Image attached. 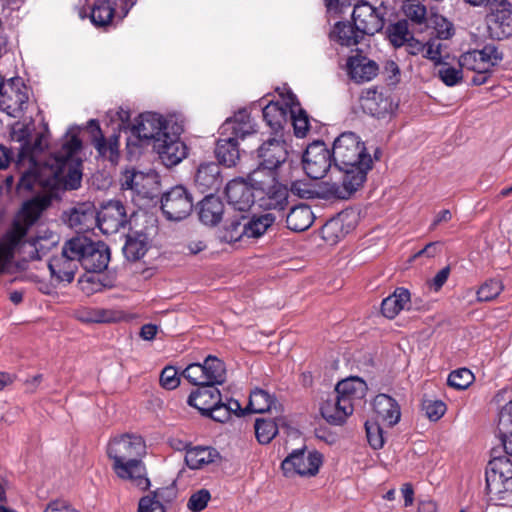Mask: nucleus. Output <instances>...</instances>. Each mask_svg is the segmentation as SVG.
I'll return each instance as SVG.
<instances>
[{"mask_svg":"<svg viewBox=\"0 0 512 512\" xmlns=\"http://www.w3.org/2000/svg\"><path fill=\"white\" fill-rule=\"evenodd\" d=\"M48 145L47 136L38 134L31 145H21L15 166L19 174L17 190L32 191L36 187L56 190L60 187L75 190L82 181V161L78 154L81 140L75 134H67L61 148L44 158L42 153Z\"/></svg>","mask_w":512,"mask_h":512,"instance_id":"nucleus-1","label":"nucleus"},{"mask_svg":"<svg viewBox=\"0 0 512 512\" xmlns=\"http://www.w3.org/2000/svg\"><path fill=\"white\" fill-rule=\"evenodd\" d=\"M332 158L335 168L342 172L341 182L326 183L325 192L329 197L348 199L366 181L372 157L359 136L344 132L333 143Z\"/></svg>","mask_w":512,"mask_h":512,"instance_id":"nucleus-2","label":"nucleus"},{"mask_svg":"<svg viewBox=\"0 0 512 512\" xmlns=\"http://www.w3.org/2000/svg\"><path fill=\"white\" fill-rule=\"evenodd\" d=\"M49 199L34 198L25 202L11 227L0 237V275L11 265L15 253L24 249L31 260H38L56 244L55 236L35 237L24 241L29 228L49 206Z\"/></svg>","mask_w":512,"mask_h":512,"instance_id":"nucleus-3","label":"nucleus"},{"mask_svg":"<svg viewBox=\"0 0 512 512\" xmlns=\"http://www.w3.org/2000/svg\"><path fill=\"white\" fill-rule=\"evenodd\" d=\"M106 452L112 461V470L119 479L128 481L142 491L150 487L143 462L146 444L141 436L131 433L116 435L109 440Z\"/></svg>","mask_w":512,"mask_h":512,"instance_id":"nucleus-4","label":"nucleus"},{"mask_svg":"<svg viewBox=\"0 0 512 512\" xmlns=\"http://www.w3.org/2000/svg\"><path fill=\"white\" fill-rule=\"evenodd\" d=\"M256 132L247 110H239L227 118L220 127L221 138L217 141L215 155L226 167L235 166L240 157L238 140Z\"/></svg>","mask_w":512,"mask_h":512,"instance_id":"nucleus-5","label":"nucleus"},{"mask_svg":"<svg viewBox=\"0 0 512 512\" xmlns=\"http://www.w3.org/2000/svg\"><path fill=\"white\" fill-rule=\"evenodd\" d=\"M486 493L496 505L512 506V461L505 455L493 457L486 468Z\"/></svg>","mask_w":512,"mask_h":512,"instance_id":"nucleus-6","label":"nucleus"},{"mask_svg":"<svg viewBox=\"0 0 512 512\" xmlns=\"http://www.w3.org/2000/svg\"><path fill=\"white\" fill-rule=\"evenodd\" d=\"M248 179L255 190V204L264 210H283L288 203V189L279 183L273 174L263 175L254 170Z\"/></svg>","mask_w":512,"mask_h":512,"instance_id":"nucleus-7","label":"nucleus"},{"mask_svg":"<svg viewBox=\"0 0 512 512\" xmlns=\"http://www.w3.org/2000/svg\"><path fill=\"white\" fill-rule=\"evenodd\" d=\"M68 252L78 257L81 266L88 272L104 271L110 261V250L101 241H93L86 236H77L68 240Z\"/></svg>","mask_w":512,"mask_h":512,"instance_id":"nucleus-8","label":"nucleus"},{"mask_svg":"<svg viewBox=\"0 0 512 512\" xmlns=\"http://www.w3.org/2000/svg\"><path fill=\"white\" fill-rule=\"evenodd\" d=\"M489 36L503 40L512 35V10L508 0H491L486 16Z\"/></svg>","mask_w":512,"mask_h":512,"instance_id":"nucleus-9","label":"nucleus"},{"mask_svg":"<svg viewBox=\"0 0 512 512\" xmlns=\"http://www.w3.org/2000/svg\"><path fill=\"white\" fill-rule=\"evenodd\" d=\"M193 209V198L182 185L172 187L161 197V210L171 221H181L188 217Z\"/></svg>","mask_w":512,"mask_h":512,"instance_id":"nucleus-10","label":"nucleus"},{"mask_svg":"<svg viewBox=\"0 0 512 512\" xmlns=\"http://www.w3.org/2000/svg\"><path fill=\"white\" fill-rule=\"evenodd\" d=\"M322 464V455L317 451L304 449L293 451L283 462L282 470L287 477L315 476Z\"/></svg>","mask_w":512,"mask_h":512,"instance_id":"nucleus-11","label":"nucleus"},{"mask_svg":"<svg viewBox=\"0 0 512 512\" xmlns=\"http://www.w3.org/2000/svg\"><path fill=\"white\" fill-rule=\"evenodd\" d=\"M28 99L27 88L22 80L12 78L0 92V110L11 117H21L27 108Z\"/></svg>","mask_w":512,"mask_h":512,"instance_id":"nucleus-12","label":"nucleus"},{"mask_svg":"<svg viewBox=\"0 0 512 512\" xmlns=\"http://www.w3.org/2000/svg\"><path fill=\"white\" fill-rule=\"evenodd\" d=\"M332 161V152L322 141L308 145L302 158L303 169L311 179L323 178L330 169Z\"/></svg>","mask_w":512,"mask_h":512,"instance_id":"nucleus-13","label":"nucleus"},{"mask_svg":"<svg viewBox=\"0 0 512 512\" xmlns=\"http://www.w3.org/2000/svg\"><path fill=\"white\" fill-rule=\"evenodd\" d=\"M385 8L373 7L368 2L361 1L354 6L352 19L357 30L364 35H373L384 27Z\"/></svg>","mask_w":512,"mask_h":512,"instance_id":"nucleus-14","label":"nucleus"},{"mask_svg":"<svg viewBox=\"0 0 512 512\" xmlns=\"http://www.w3.org/2000/svg\"><path fill=\"white\" fill-rule=\"evenodd\" d=\"M133 5L131 0H98L92 7L91 21L95 26L106 27L113 18H125Z\"/></svg>","mask_w":512,"mask_h":512,"instance_id":"nucleus-15","label":"nucleus"},{"mask_svg":"<svg viewBox=\"0 0 512 512\" xmlns=\"http://www.w3.org/2000/svg\"><path fill=\"white\" fill-rule=\"evenodd\" d=\"M127 223L126 210L120 201H110L96 211V225L103 234H115Z\"/></svg>","mask_w":512,"mask_h":512,"instance_id":"nucleus-16","label":"nucleus"},{"mask_svg":"<svg viewBox=\"0 0 512 512\" xmlns=\"http://www.w3.org/2000/svg\"><path fill=\"white\" fill-rule=\"evenodd\" d=\"M153 148L166 167L179 164L187 155L186 145L176 135L163 134L157 138Z\"/></svg>","mask_w":512,"mask_h":512,"instance_id":"nucleus-17","label":"nucleus"},{"mask_svg":"<svg viewBox=\"0 0 512 512\" xmlns=\"http://www.w3.org/2000/svg\"><path fill=\"white\" fill-rule=\"evenodd\" d=\"M131 132L139 140H153L155 144L157 138H162V135L167 133L166 121L158 113H143L135 120Z\"/></svg>","mask_w":512,"mask_h":512,"instance_id":"nucleus-18","label":"nucleus"},{"mask_svg":"<svg viewBox=\"0 0 512 512\" xmlns=\"http://www.w3.org/2000/svg\"><path fill=\"white\" fill-rule=\"evenodd\" d=\"M227 202L235 210L248 211L255 204V190L248 179H233L225 187Z\"/></svg>","mask_w":512,"mask_h":512,"instance_id":"nucleus-19","label":"nucleus"},{"mask_svg":"<svg viewBox=\"0 0 512 512\" xmlns=\"http://www.w3.org/2000/svg\"><path fill=\"white\" fill-rule=\"evenodd\" d=\"M67 248L68 241L65 242L61 254L48 262L51 277L56 283H71L80 264L78 257H74Z\"/></svg>","mask_w":512,"mask_h":512,"instance_id":"nucleus-20","label":"nucleus"},{"mask_svg":"<svg viewBox=\"0 0 512 512\" xmlns=\"http://www.w3.org/2000/svg\"><path fill=\"white\" fill-rule=\"evenodd\" d=\"M259 165L263 170H268V174L283 164L288 156L286 143L283 140L272 138L265 141L258 149Z\"/></svg>","mask_w":512,"mask_h":512,"instance_id":"nucleus-21","label":"nucleus"},{"mask_svg":"<svg viewBox=\"0 0 512 512\" xmlns=\"http://www.w3.org/2000/svg\"><path fill=\"white\" fill-rule=\"evenodd\" d=\"M63 219L70 228L87 231L96 224V208L91 202L78 203L64 212Z\"/></svg>","mask_w":512,"mask_h":512,"instance_id":"nucleus-22","label":"nucleus"},{"mask_svg":"<svg viewBox=\"0 0 512 512\" xmlns=\"http://www.w3.org/2000/svg\"><path fill=\"white\" fill-rule=\"evenodd\" d=\"M89 126L93 128L92 144L98 156L116 165L119 159V135L114 133L109 138H105L97 120L94 119L89 121Z\"/></svg>","mask_w":512,"mask_h":512,"instance_id":"nucleus-23","label":"nucleus"},{"mask_svg":"<svg viewBox=\"0 0 512 512\" xmlns=\"http://www.w3.org/2000/svg\"><path fill=\"white\" fill-rule=\"evenodd\" d=\"M156 184L157 176L154 173L136 170H126L121 179L123 190H131L142 197H150Z\"/></svg>","mask_w":512,"mask_h":512,"instance_id":"nucleus-24","label":"nucleus"},{"mask_svg":"<svg viewBox=\"0 0 512 512\" xmlns=\"http://www.w3.org/2000/svg\"><path fill=\"white\" fill-rule=\"evenodd\" d=\"M378 70L379 68L375 61L362 55L351 56L347 61L348 74L357 83L372 80L377 75Z\"/></svg>","mask_w":512,"mask_h":512,"instance_id":"nucleus-25","label":"nucleus"},{"mask_svg":"<svg viewBox=\"0 0 512 512\" xmlns=\"http://www.w3.org/2000/svg\"><path fill=\"white\" fill-rule=\"evenodd\" d=\"M222 184L220 167L214 162L202 163L195 174V185L204 193L217 191Z\"/></svg>","mask_w":512,"mask_h":512,"instance_id":"nucleus-26","label":"nucleus"},{"mask_svg":"<svg viewBox=\"0 0 512 512\" xmlns=\"http://www.w3.org/2000/svg\"><path fill=\"white\" fill-rule=\"evenodd\" d=\"M224 205L220 197L210 193L198 204L199 220L207 226L217 225L223 216Z\"/></svg>","mask_w":512,"mask_h":512,"instance_id":"nucleus-27","label":"nucleus"},{"mask_svg":"<svg viewBox=\"0 0 512 512\" xmlns=\"http://www.w3.org/2000/svg\"><path fill=\"white\" fill-rule=\"evenodd\" d=\"M353 413V407L337 395L334 400H327L321 407V415L330 424L341 425Z\"/></svg>","mask_w":512,"mask_h":512,"instance_id":"nucleus-28","label":"nucleus"},{"mask_svg":"<svg viewBox=\"0 0 512 512\" xmlns=\"http://www.w3.org/2000/svg\"><path fill=\"white\" fill-rule=\"evenodd\" d=\"M367 391L366 383L358 377H350L337 383L335 392L342 400L345 399L354 408L355 402L364 398Z\"/></svg>","mask_w":512,"mask_h":512,"instance_id":"nucleus-29","label":"nucleus"},{"mask_svg":"<svg viewBox=\"0 0 512 512\" xmlns=\"http://www.w3.org/2000/svg\"><path fill=\"white\" fill-rule=\"evenodd\" d=\"M221 394L215 386L201 387L197 391L192 392L188 397V404L198 409L203 415L211 410L216 404H219Z\"/></svg>","mask_w":512,"mask_h":512,"instance_id":"nucleus-30","label":"nucleus"},{"mask_svg":"<svg viewBox=\"0 0 512 512\" xmlns=\"http://www.w3.org/2000/svg\"><path fill=\"white\" fill-rule=\"evenodd\" d=\"M373 408L378 417L387 422L389 426L397 424L400 420V407L389 395H377L373 401Z\"/></svg>","mask_w":512,"mask_h":512,"instance_id":"nucleus-31","label":"nucleus"},{"mask_svg":"<svg viewBox=\"0 0 512 512\" xmlns=\"http://www.w3.org/2000/svg\"><path fill=\"white\" fill-rule=\"evenodd\" d=\"M287 107L289 108L288 120L294 127L297 137H305L309 130V119L307 113L301 108L296 96L293 93L287 94Z\"/></svg>","mask_w":512,"mask_h":512,"instance_id":"nucleus-32","label":"nucleus"},{"mask_svg":"<svg viewBox=\"0 0 512 512\" xmlns=\"http://www.w3.org/2000/svg\"><path fill=\"white\" fill-rule=\"evenodd\" d=\"M410 302V292L408 289L399 287L393 294L383 299L381 312L388 319H394Z\"/></svg>","mask_w":512,"mask_h":512,"instance_id":"nucleus-33","label":"nucleus"},{"mask_svg":"<svg viewBox=\"0 0 512 512\" xmlns=\"http://www.w3.org/2000/svg\"><path fill=\"white\" fill-rule=\"evenodd\" d=\"M219 458V452L215 448L208 446L192 447L185 454V462L190 469H202Z\"/></svg>","mask_w":512,"mask_h":512,"instance_id":"nucleus-34","label":"nucleus"},{"mask_svg":"<svg viewBox=\"0 0 512 512\" xmlns=\"http://www.w3.org/2000/svg\"><path fill=\"white\" fill-rule=\"evenodd\" d=\"M288 112L287 95L282 97V103L271 101L262 110L264 120L275 131L288 121Z\"/></svg>","mask_w":512,"mask_h":512,"instance_id":"nucleus-35","label":"nucleus"},{"mask_svg":"<svg viewBox=\"0 0 512 512\" xmlns=\"http://www.w3.org/2000/svg\"><path fill=\"white\" fill-rule=\"evenodd\" d=\"M314 221V214L308 205L300 204L291 208L286 217L287 227L295 232L308 229Z\"/></svg>","mask_w":512,"mask_h":512,"instance_id":"nucleus-36","label":"nucleus"},{"mask_svg":"<svg viewBox=\"0 0 512 512\" xmlns=\"http://www.w3.org/2000/svg\"><path fill=\"white\" fill-rule=\"evenodd\" d=\"M200 365L201 368H203V376L206 378L204 386H215L217 384H222L225 381V364L219 358L209 355L205 358L203 363H200Z\"/></svg>","mask_w":512,"mask_h":512,"instance_id":"nucleus-37","label":"nucleus"},{"mask_svg":"<svg viewBox=\"0 0 512 512\" xmlns=\"http://www.w3.org/2000/svg\"><path fill=\"white\" fill-rule=\"evenodd\" d=\"M364 34L357 30L355 25L350 23L338 22L335 24L333 30L330 33L332 40L336 41L342 46H354L357 45L363 38Z\"/></svg>","mask_w":512,"mask_h":512,"instance_id":"nucleus-38","label":"nucleus"},{"mask_svg":"<svg viewBox=\"0 0 512 512\" xmlns=\"http://www.w3.org/2000/svg\"><path fill=\"white\" fill-rule=\"evenodd\" d=\"M148 250V239L144 233L129 234L123 247V253L127 260L137 261Z\"/></svg>","mask_w":512,"mask_h":512,"instance_id":"nucleus-39","label":"nucleus"},{"mask_svg":"<svg viewBox=\"0 0 512 512\" xmlns=\"http://www.w3.org/2000/svg\"><path fill=\"white\" fill-rule=\"evenodd\" d=\"M275 217L271 213L254 215L251 218L245 217V228L247 238H259L273 225Z\"/></svg>","mask_w":512,"mask_h":512,"instance_id":"nucleus-40","label":"nucleus"},{"mask_svg":"<svg viewBox=\"0 0 512 512\" xmlns=\"http://www.w3.org/2000/svg\"><path fill=\"white\" fill-rule=\"evenodd\" d=\"M276 405V399L263 389L256 388L250 393L248 408L253 413H265Z\"/></svg>","mask_w":512,"mask_h":512,"instance_id":"nucleus-41","label":"nucleus"},{"mask_svg":"<svg viewBox=\"0 0 512 512\" xmlns=\"http://www.w3.org/2000/svg\"><path fill=\"white\" fill-rule=\"evenodd\" d=\"M402 11L412 24L419 26L428 24L427 8L419 0H405Z\"/></svg>","mask_w":512,"mask_h":512,"instance_id":"nucleus-42","label":"nucleus"},{"mask_svg":"<svg viewBox=\"0 0 512 512\" xmlns=\"http://www.w3.org/2000/svg\"><path fill=\"white\" fill-rule=\"evenodd\" d=\"M243 237H246L245 216L228 220L220 236L227 243L240 241Z\"/></svg>","mask_w":512,"mask_h":512,"instance_id":"nucleus-43","label":"nucleus"},{"mask_svg":"<svg viewBox=\"0 0 512 512\" xmlns=\"http://www.w3.org/2000/svg\"><path fill=\"white\" fill-rule=\"evenodd\" d=\"M164 493L172 494L173 488L157 489L152 495L142 497L139 501L138 512H164L163 504L160 502Z\"/></svg>","mask_w":512,"mask_h":512,"instance_id":"nucleus-44","label":"nucleus"},{"mask_svg":"<svg viewBox=\"0 0 512 512\" xmlns=\"http://www.w3.org/2000/svg\"><path fill=\"white\" fill-rule=\"evenodd\" d=\"M254 428L256 438L261 444L270 443L278 433V426L273 419L258 418Z\"/></svg>","mask_w":512,"mask_h":512,"instance_id":"nucleus-45","label":"nucleus"},{"mask_svg":"<svg viewBox=\"0 0 512 512\" xmlns=\"http://www.w3.org/2000/svg\"><path fill=\"white\" fill-rule=\"evenodd\" d=\"M388 38L394 47L405 45L412 33L409 31L407 20H400L388 27Z\"/></svg>","mask_w":512,"mask_h":512,"instance_id":"nucleus-46","label":"nucleus"},{"mask_svg":"<svg viewBox=\"0 0 512 512\" xmlns=\"http://www.w3.org/2000/svg\"><path fill=\"white\" fill-rule=\"evenodd\" d=\"M478 52L481 54L487 73L498 66L504 58V53L500 47L492 43L484 45L481 49H478Z\"/></svg>","mask_w":512,"mask_h":512,"instance_id":"nucleus-47","label":"nucleus"},{"mask_svg":"<svg viewBox=\"0 0 512 512\" xmlns=\"http://www.w3.org/2000/svg\"><path fill=\"white\" fill-rule=\"evenodd\" d=\"M478 52V49L463 53L459 59V65L462 69L476 72L477 74H488L484 62Z\"/></svg>","mask_w":512,"mask_h":512,"instance_id":"nucleus-48","label":"nucleus"},{"mask_svg":"<svg viewBox=\"0 0 512 512\" xmlns=\"http://www.w3.org/2000/svg\"><path fill=\"white\" fill-rule=\"evenodd\" d=\"M474 381L473 373L467 368H460L452 371L447 379L448 385L457 389L464 390Z\"/></svg>","mask_w":512,"mask_h":512,"instance_id":"nucleus-49","label":"nucleus"},{"mask_svg":"<svg viewBox=\"0 0 512 512\" xmlns=\"http://www.w3.org/2000/svg\"><path fill=\"white\" fill-rule=\"evenodd\" d=\"M503 290L501 281L490 279L486 281L477 291L479 301H491L496 298Z\"/></svg>","mask_w":512,"mask_h":512,"instance_id":"nucleus-50","label":"nucleus"},{"mask_svg":"<svg viewBox=\"0 0 512 512\" xmlns=\"http://www.w3.org/2000/svg\"><path fill=\"white\" fill-rule=\"evenodd\" d=\"M365 429L367 440L372 448L380 449L384 445L383 431L376 421H366Z\"/></svg>","mask_w":512,"mask_h":512,"instance_id":"nucleus-51","label":"nucleus"},{"mask_svg":"<svg viewBox=\"0 0 512 512\" xmlns=\"http://www.w3.org/2000/svg\"><path fill=\"white\" fill-rule=\"evenodd\" d=\"M437 74L447 86H454L462 80L461 69L449 66L448 64L441 65Z\"/></svg>","mask_w":512,"mask_h":512,"instance_id":"nucleus-52","label":"nucleus"},{"mask_svg":"<svg viewBox=\"0 0 512 512\" xmlns=\"http://www.w3.org/2000/svg\"><path fill=\"white\" fill-rule=\"evenodd\" d=\"M210 498L211 495L207 489H200L190 496L187 507L193 512H200L206 508Z\"/></svg>","mask_w":512,"mask_h":512,"instance_id":"nucleus-53","label":"nucleus"},{"mask_svg":"<svg viewBox=\"0 0 512 512\" xmlns=\"http://www.w3.org/2000/svg\"><path fill=\"white\" fill-rule=\"evenodd\" d=\"M426 416L432 420H439L446 411V405L440 400H425L422 404Z\"/></svg>","mask_w":512,"mask_h":512,"instance_id":"nucleus-54","label":"nucleus"},{"mask_svg":"<svg viewBox=\"0 0 512 512\" xmlns=\"http://www.w3.org/2000/svg\"><path fill=\"white\" fill-rule=\"evenodd\" d=\"M182 375L191 384L204 387V381H206V378L203 376V368H201L200 363L189 364L183 370Z\"/></svg>","mask_w":512,"mask_h":512,"instance_id":"nucleus-55","label":"nucleus"},{"mask_svg":"<svg viewBox=\"0 0 512 512\" xmlns=\"http://www.w3.org/2000/svg\"><path fill=\"white\" fill-rule=\"evenodd\" d=\"M160 384L167 390L177 388L180 384V378L176 368L172 366L165 367L160 374Z\"/></svg>","mask_w":512,"mask_h":512,"instance_id":"nucleus-56","label":"nucleus"},{"mask_svg":"<svg viewBox=\"0 0 512 512\" xmlns=\"http://www.w3.org/2000/svg\"><path fill=\"white\" fill-rule=\"evenodd\" d=\"M290 191L292 194L303 199H311L315 196L316 192L312 185L308 182L297 180L291 183Z\"/></svg>","mask_w":512,"mask_h":512,"instance_id":"nucleus-57","label":"nucleus"},{"mask_svg":"<svg viewBox=\"0 0 512 512\" xmlns=\"http://www.w3.org/2000/svg\"><path fill=\"white\" fill-rule=\"evenodd\" d=\"M206 416H210L213 420L224 423L231 417L225 404L220 400L219 404H216L211 410L206 413Z\"/></svg>","mask_w":512,"mask_h":512,"instance_id":"nucleus-58","label":"nucleus"},{"mask_svg":"<svg viewBox=\"0 0 512 512\" xmlns=\"http://www.w3.org/2000/svg\"><path fill=\"white\" fill-rule=\"evenodd\" d=\"M43 512H78L68 501L55 499L50 501Z\"/></svg>","mask_w":512,"mask_h":512,"instance_id":"nucleus-59","label":"nucleus"},{"mask_svg":"<svg viewBox=\"0 0 512 512\" xmlns=\"http://www.w3.org/2000/svg\"><path fill=\"white\" fill-rule=\"evenodd\" d=\"M512 425V401L506 403L499 412V430L508 429Z\"/></svg>","mask_w":512,"mask_h":512,"instance_id":"nucleus-60","label":"nucleus"},{"mask_svg":"<svg viewBox=\"0 0 512 512\" xmlns=\"http://www.w3.org/2000/svg\"><path fill=\"white\" fill-rule=\"evenodd\" d=\"M423 56L438 63L441 57V44L437 41H429L425 43Z\"/></svg>","mask_w":512,"mask_h":512,"instance_id":"nucleus-61","label":"nucleus"},{"mask_svg":"<svg viewBox=\"0 0 512 512\" xmlns=\"http://www.w3.org/2000/svg\"><path fill=\"white\" fill-rule=\"evenodd\" d=\"M449 275L450 267L446 266L437 272V274L431 280L430 285L434 288L435 291L440 290L447 281Z\"/></svg>","mask_w":512,"mask_h":512,"instance_id":"nucleus-62","label":"nucleus"},{"mask_svg":"<svg viewBox=\"0 0 512 512\" xmlns=\"http://www.w3.org/2000/svg\"><path fill=\"white\" fill-rule=\"evenodd\" d=\"M78 319L81 320L82 322H87V323H90V322L98 323V322L106 321L102 317V315H100V313L97 312V311H84V312H80L78 314Z\"/></svg>","mask_w":512,"mask_h":512,"instance_id":"nucleus-63","label":"nucleus"},{"mask_svg":"<svg viewBox=\"0 0 512 512\" xmlns=\"http://www.w3.org/2000/svg\"><path fill=\"white\" fill-rule=\"evenodd\" d=\"M12 159H13L12 151L8 147H6L4 145H0V170H4V169L8 168Z\"/></svg>","mask_w":512,"mask_h":512,"instance_id":"nucleus-64","label":"nucleus"}]
</instances>
